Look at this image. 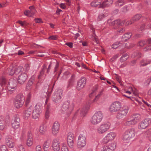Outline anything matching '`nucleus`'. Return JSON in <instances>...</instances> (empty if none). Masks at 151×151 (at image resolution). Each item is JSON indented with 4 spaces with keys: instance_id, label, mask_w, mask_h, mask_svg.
Listing matches in <instances>:
<instances>
[{
    "instance_id": "f257e3e1",
    "label": "nucleus",
    "mask_w": 151,
    "mask_h": 151,
    "mask_svg": "<svg viewBox=\"0 0 151 151\" xmlns=\"http://www.w3.org/2000/svg\"><path fill=\"white\" fill-rule=\"evenodd\" d=\"M74 103L69 101H65L62 107V111L67 116L70 114L73 109Z\"/></svg>"
},
{
    "instance_id": "f03ea898",
    "label": "nucleus",
    "mask_w": 151,
    "mask_h": 151,
    "mask_svg": "<svg viewBox=\"0 0 151 151\" xmlns=\"http://www.w3.org/2000/svg\"><path fill=\"white\" fill-rule=\"evenodd\" d=\"M103 117V115L102 112L100 111H97L91 117V122L94 125L98 124L101 122Z\"/></svg>"
},
{
    "instance_id": "7ed1b4c3",
    "label": "nucleus",
    "mask_w": 151,
    "mask_h": 151,
    "mask_svg": "<svg viewBox=\"0 0 151 151\" xmlns=\"http://www.w3.org/2000/svg\"><path fill=\"white\" fill-rule=\"evenodd\" d=\"M129 120L126 122L124 124L125 126H130L136 124L141 119V116L139 114H134L129 117Z\"/></svg>"
},
{
    "instance_id": "20e7f679",
    "label": "nucleus",
    "mask_w": 151,
    "mask_h": 151,
    "mask_svg": "<svg viewBox=\"0 0 151 151\" xmlns=\"http://www.w3.org/2000/svg\"><path fill=\"white\" fill-rule=\"evenodd\" d=\"M111 123L107 122L101 123L97 128L96 131L99 134H102L106 132L110 128Z\"/></svg>"
},
{
    "instance_id": "39448f33",
    "label": "nucleus",
    "mask_w": 151,
    "mask_h": 151,
    "mask_svg": "<svg viewBox=\"0 0 151 151\" xmlns=\"http://www.w3.org/2000/svg\"><path fill=\"white\" fill-rule=\"evenodd\" d=\"M135 135V129L133 128L129 129L125 131L122 139L124 140H129L134 137Z\"/></svg>"
},
{
    "instance_id": "423d86ee",
    "label": "nucleus",
    "mask_w": 151,
    "mask_h": 151,
    "mask_svg": "<svg viewBox=\"0 0 151 151\" xmlns=\"http://www.w3.org/2000/svg\"><path fill=\"white\" fill-rule=\"evenodd\" d=\"M63 91L62 90L56 89L53 93L52 97V101L55 103H58L61 101L63 96Z\"/></svg>"
},
{
    "instance_id": "0eeeda50",
    "label": "nucleus",
    "mask_w": 151,
    "mask_h": 151,
    "mask_svg": "<svg viewBox=\"0 0 151 151\" xmlns=\"http://www.w3.org/2000/svg\"><path fill=\"white\" fill-rule=\"evenodd\" d=\"M116 136V133L114 132H110L107 134L106 135L102 140V143L106 144L109 142L113 140Z\"/></svg>"
},
{
    "instance_id": "6e6552de",
    "label": "nucleus",
    "mask_w": 151,
    "mask_h": 151,
    "mask_svg": "<svg viewBox=\"0 0 151 151\" xmlns=\"http://www.w3.org/2000/svg\"><path fill=\"white\" fill-rule=\"evenodd\" d=\"M129 110V107L127 106L121 107L119 111L116 114V118L118 119H120L126 116Z\"/></svg>"
},
{
    "instance_id": "1a4fd4ad",
    "label": "nucleus",
    "mask_w": 151,
    "mask_h": 151,
    "mask_svg": "<svg viewBox=\"0 0 151 151\" xmlns=\"http://www.w3.org/2000/svg\"><path fill=\"white\" fill-rule=\"evenodd\" d=\"M86 144V138L83 134H80L78 137L77 141V146L78 148H82L85 146Z\"/></svg>"
},
{
    "instance_id": "9d476101",
    "label": "nucleus",
    "mask_w": 151,
    "mask_h": 151,
    "mask_svg": "<svg viewBox=\"0 0 151 151\" xmlns=\"http://www.w3.org/2000/svg\"><path fill=\"white\" fill-rule=\"evenodd\" d=\"M24 98L20 95H17L15 98L14 102V106L17 108L22 107L24 103Z\"/></svg>"
},
{
    "instance_id": "9b49d317",
    "label": "nucleus",
    "mask_w": 151,
    "mask_h": 151,
    "mask_svg": "<svg viewBox=\"0 0 151 151\" xmlns=\"http://www.w3.org/2000/svg\"><path fill=\"white\" fill-rule=\"evenodd\" d=\"M121 107V103L119 101H116L111 104L109 110L111 112H117L119 110Z\"/></svg>"
},
{
    "instance_id": "f8f14e48",
    "label": "nucleus",
    "mask_w": 151,
    "mask_h": 151,
    "mask_svg": "<svg viewBox=\"0 0 151 151\" xmlns=\"http://www.w3.org/2000/svg\"><path fill=\"white\" fill-rule=\"evenodd\" d=\"M17 85V81L16 80L12 78L9 80L8 85V88L10 93H12L13 91L16 89Z\"/></svg>"
},
{
    "instance_id": "ddd939ff",
    "label": "nucleus",
    "mask_w": 151,
    "mask_h": 151,
    "mask_svg": "<svg viewBox=\"0 0 151 151\" xmlns=\"http://www.w3.org/2000/svg\"><path fill=\"white\" fill-rule=\"evenodd\" d=\"M41 112V106L40 104H37L34 107L32 112V118L35 119L38 118Z\"/></svg>"
},
{
    "instance_id": "4468645a",
    "label": "nucleus",
    "mask_w": 151,
    "mask_h": 151,
    "mask_svg": "<svg viewBox=\"0 0 151 151\" xmlns=\"http://www.w3.org/2000/svg\"><path fill=\"white\" fill-rule=\"evenodd\" d=\"M116 143L113 142L108 145H104L102 148L101 151H114L116 148Z\"/></svg>"
},
{
    "instance_id": "2eb2a0df",
    "label": "nucleus",
    "mask_w": 151,
    "mask_h": 151,
    "mask_svg": "<svg viewBox=\"0 0 151 151\" xmlns=\"http://www.w3.org/2000/svg\"><path fill=\"white\" fill-rule=\"evenodd\" d=\"M151 119L149 118H147L142 120L138 124V127L139 129H144L146 128L151 122Z\"/></svg>"
},
{
    "instance_id": "dca6fc26",
    "label": "nucleus",
    "mask_w": 151,
    "mask_h": 151,
    "mask_svg": "<svg viewBox=\"0 0 151 151\" xmlns=\"http://www.w3.org/2000/svg\"><path fill=\"white\" fill-rule=\"evenodd\" d=\"M20 120L19 117L16 115L14 116L12 121V127L15 129L19 128L20 126Z\"/></svg>"
},
{
    "instance_id": "f3484780",
    "label": "nucleus",
    "mask_w": 151,
    "mask_h": 151,
    "mask_svg": "<svg viewBox=\"0 0 151 151\" xmlns=\"http://www.w3.org/2000/svg\"><path fill=\"white\" fill-rule=\"evenodd\" d=\"M28 78V75L24 72L21 73L18 76V81L20 84L24 83Z\"/></svg>"
},
{
    "instance_id": "a211bd4d",
    "label": "nucleus",
    "mask_w": 151,
    "mask_h": 151,
    "mask_svg": "<svg viewBox=\"0 0 151 151\" xmlns=\"http://www.w3.org/2000/svg\"><path fill=\"white\" fill-rule=\"evenodd\" d=\"M73 138V134L71 132H69L67 137V142L68 146L71 148H72L74 147Z\"/></svg>"
},
{
    "instance_id": "6ab92c4d",
    "label": "nucleus",
    "mask_w": 151,
    "mask_h": 151,
    "mask_svg": "<svg viewBox=\"0 0 151 151\" xmlns=\"http://www.w3.org/2000/svg\"><path fill=\"white\" fill-rule=\"evenodd\" d=\"M60 124L57 122H55L52 128V132L54 135H56L60 130Z\"/></svg>"
},
{
    "instance_id": "aec40b11",
    "label": "nucleus",
    "mask_w": 151,
    "mask_h": 151,
    "mask_svg": "<svg viewBox=\"0 0 151 151\" xmlns=\"http://www.w3.org/2000/svg\"><path fill=\"white\" fill-rule=\"evenodd\" d=\"M7 145L10 148H13L14 146V141L10 136H7L5 139Z\"/></svg>"
},
{
    "instance_id": "412c9836",
    "label": "nucleus",
    "mask_w": 151,
    "mask_h": 151,
    "mask_svg": "<svg viewBox=\"0 0 151 151\" xmlns=\"http://www.w3.org/2000/svg\"><path fill=\"white\" fill-rule=\"evenodd\" d=\"M86 83V81L85 78H81L78 82L77 89L79 91L84 87L85 86Z\"/></svg>"
},
{
    "instance_id": "4be33fe9",
    "label": "nucleus",
    "mask_w": 151,
    "mask_h": 151,
    "mask_svg": "<svg viewBox=\"0 0 151 151\" xmlns=\"http://www.w3.org/2000/svg\"><path fill=\"white\" fill-rule=\"evenodd\" d=\"M52 149L54 151H59L60 146L59 142L56 139L53 140L52 143Z\"/></svg>"
},
{
    "instance_id": "5701e85b",
    "label": "nucleus",
    "mask_w": 151,
    "mask_h": 151,
    "mask_svg": "<svg viewBox=\"0 0 151 151\" xmlns=\"http://www.w3.org/2000/svg\"><path fill=\"white\" fill-rule=\"evenodd\" d=\"M51 143V140L49 139H47L44 142L42 147L44 151H50Z\"/></svg>"
},
{
    "instance_id": "b1692460",
    "label": "nucleus",
    "mask_w": 151,
    "mask_h": 151,
    "mask_svg": "<svg viewBox=\"0 0 151 151\" xmlns=\"http://www.w3.org/2000/svg\"><path fill=\"white\" fill-rule=\"evenodd\" d=\"M33 143L32 134L30 131L28 132L27 134V145L29 147L31 146Z\"/></svg>"
},
{
    "instance_id": "393cba45",
    "label": "nucleus",
    "mask_w": 151,
    "mask_h": 151,
    "mask_svg": "<svg viewBox=\"0 0 151 151\" xmlns=\"http://www.w3.org/2000/svg\"><path fill=\"white\" fill-rule=\"evenodd\" d=\"M142 16L140 14H137L135 15L132 18V19L130 21H128L126 22V24L127 25H129L133 23L134 22L137 21L141 18Z\"/></svg>"
},
{
    "instance_id": "a878e982",
    "label": "nucleus",
    "mask_w": 151,
    "mask_h": 151,
    "mask_svg": "<svg viewBox=\"0 0 151 151\" xmlns=\"http://www.w3.org/2000/svg\"><path fill=\"white\" fill-rule=\"evenodd\" d=\"M101 0H94L91 3V5L93 7H101Z\"/></svg>"
},
{
    "instance_id": "bb28decb",
    "label": "nucleus",
    "mask_w": 151,
    "mask_h": 151,
    "mask_svg": "<svg viewBox=\"0 0 151 151\" xmlns=\"http://www.w3.org/2000/svg\"><path fill=\"white\" fill-rule=\"evenodd\" d=\"M113 0H106L103 2L101 5V7L104 8L111 6L113 3Z\"/></svg>"
},
{
    "instance_id": "cd10ccee",
    "label": "nucleus",
    "mask_w": 151,
    "mask_h": 151,
    "mask_svg": "<svg viewBox=\"0 0 151 151\" xmlns=\"http://www.w3.org/2000/svg\"><path fill=\"white\" fill-rule=\"evenodd\" d=\"M132 36L131 33L129 32L125 34L122 36V40L124 41H126L129 39Z\"/></svg>"
},
{
    "instance_id": "c85d7f7f",
    "label": "nucleus",
    "mask_w": 151,
    "mask_h": 151,
    "mask_svg": "<svg viewBox=\"0 0 151 151\" xmlns=\"http://www.w3.org/2000/svg\"><path fill=\"white\" fill-rule=\"evenodd\" d=\"M93 34L91 35V38L92 40L95 41L96 44H98L99 43V41L97 38V37L96 36L95 31L94 30H93Z\"/></svg>"
},
{
    "instance_id": "c756f323",
    "label": "nucleus",
    "mask_w": 151,
    "mask_h": 151,
    "mask_svg": "<svg viewBox=\"0 0 151 151\" xmlns=\"http://www.w3.org/2000/svg\"><path fill=\"white\" fill-rule=\"evenodd\" d=\"M32 106H30L26 110L24 113V117L26 118L29 117L31 114Z\"/></svg>"
},
{
    "instance_id": "7c9ffc66",
    "label": "nucleus",
    "mask_w": 151,
    "mask_h": 151,
    "mask_svg": "<svg viewBox=\"0 0 151 151\" xmlns=\"http://www.w3.org/2000/svg\"><path fill=\"white\" fill-rule=\"evenodd\" d=\"M114 4L115 6L120 7L124 5L125 4V2L124 0H118L115 2Z\"/></svg>"
},
{
    "instance_id": "2f4dec72",
    "label": "nucleus",
    "mask_w": 151,
    "mask_h": 151,
    "mask_svg": "<svg viewBox=\"0 0 151 151\" xmlns=\"http://www.w3.org/2000/svg\"><path fill=\"white\" fill-rule=\"evenodd\" d=\"M124 24V22H121L119 19H118L112 22L111 23V25H122Z\"/></svg>"
},
{
    "instance_id": "473e14b6",
    "label": "nucleus",
    "mask_w": 151,
    "mask_h": 151,
    "mask_svg": "<svg viewBox=\"0 0 151 151\" xmlns=\"http://www.w3.org/2000/svg\"><path fill=\"white\" fill-rule=\"evenodd\" d=\"M151 63V60H142L141 61L140 63V66H145L147 64L150 63Z\"/></svg>"
},
{
    "instance_id": "72a5a7b5",
    "label": "nucleus",
    "mask_w": 151,
    "mask_h": 151,
    "mask_svg": "<svg viewBox=\"0 0 151 151\" xmlns=\"http://www.w3.org/2000/svg\"><path fill=\"white\" fill-rule=\"evenodd\" d=\"M47 130L46 127L43 125L40 126V132L42 134H44Z\"/></svg>"
},
{
    "instance_id": "f704fd0d",
    "label": "nucleus",
    "mask_w": 151,
    "mask_h": 151,
    "mask_svg": "<svg viewBox=\"0 0 151 151\" xmlns=\"http://www.w3.org/2000/svg\"><path fill=\"white\" fill-rule=\"evenodd\" d=\"M87 109L86 108H83L81 110H78L77 112H79L82 116L83 117L87 112Z\"/></svg>"
},
{
    "instance_id": "c9c22d12",
    "label": "nucleus",
    "mask_w": 151,
    "mask_h": 151,
    "mask_svg": "<svg viewBox=\"0 0 151 151\" xmlns=\"http://www.w3.org/2000/svg\"><path fill=\"white\" fill-rule=\"evenodd\" d=\"M14 67L12 66H11L9 68L8 70L7 73L8 74L11 76H12L15 73L14 70Z\"/></svg>"
},
{
    "instance_id": "e433bc0d",
    "label": "nucleus",
    "mask_w": 151,
    "mask_h": 151,
    "mask_svg": "<svg viewBox=\"0 0 151 151\" xmlns=\"http://www.w3.org/2000/svg\"><path fill=\"white\" fill-rule=\"evenodd\" d=\"M5 127V124L4 121L1 117H0V129L3 130Z\"/></svg>"
},
{
    "instance_id": "4c0bfd02",
    "label": "nucleus",
    "mask_w": 151,
    "mask_h": 151,
    "mask_svg": "<svg viewBox=\"0 0 151 151\" xmlns=\"http://www.w3.org/2000/svg\"><path fill=\"white\" fill-rule=\"evenodd\" d=\"M23 68L21 66H19L17 67H14L15 74H17L20 73L22 70Z\"/></svg>"
},
{
    "instance_id": "58836bf2",
    "label": "nucleus",
    "mask_w": 151,
    "mask_h": 151,
    "mask_svg": "<svg viewBox=\"0 0 151 151\" xmlns=\"http://www.w3.org/2000/svg\"><path fill=\"white\" fill-rule=\"evenodd\" d=\"M6 83V80L5 78L2 77L0 78V85L2 87L5 86Z\"/></svg>"
},
{
    "instance_id": "ea45409f",
    "label": "nucleus",
    "mask_w": 151,
    "mask_h": 151,
    "mask_svg": "<svg viewBox=\"0 0 151 151\" xmlns=\"http://www.w3.org/2000/svg\"><path fill=\"white\" fill-rule=\"evenodd\" d=\"M24 14L27 16L32 17L34 14L35 12L27 10L24 12Z\"/></svg>"
},
{
    "instance_id": "a19ab883",
    "label": "nucleus",
    "mask_w": 151,
    "mask_h": 151,
    "mask_svg": "<svg viewBox=\"0 0 151 151\" xmlns=\"http://www.w3.org/2000/svg\"><path fill=\"white\" fill-rule=\"evenodd\" d=\"M129 56L127 54H124L121 57L120 61L122 62L125 61L128 58Z\"/></svg>"
},
{
    "instance_id": "79ce46f5",
    "label": "nucleus",
    "mask_w": 151,
    "mask_h": 151,
    "mask_svg": "<svg viewBox=\"0 0 151 151\" xmlns=\"http://www.w3.org/2000/svg\"><path fill=\"white\" fill-rule=\"evenodd\" d=\"M30 68V65L27 63L25 65L23 69L25 72H27L29 70Z\"/></svg>"
},
{
    "instance_id": "37998d69",
    "label": "nucleus",
    "mask_w": 151,
    "mask_h": 151,
    "mask_svg": "<svg viewBox=\"0 0 151 151\" xmlns=\"http://www.w3.org/2000/svg\"><path fill=\"white\" fill-rule=\"evenodd\" d=\"M33 83L29 81L26 86V89L28 90H30L31 89V86L32 85Z\"/></svg>"
},
{
    "instance_id": "c03bdc74",
    "label": "nucleus",
    "mask_w": 151,
    "mask_h": 151,
    "mask_svg": "<svg viewBox=\"0 0 151 151\" xmlns=\"http://www.w3.org/2000/svg\"><path fill=\"white\" fill-rule=\"evenodd\" d=\"M17 23L20 24L22 27H24L26 25V22L25 21L22 22L21 21L19 20L17 22Z\"/></svg>"
},
{
    "instance_id": "a18cd8bd",
    "label": "nucleus",
    "mask_w": 151,
    "mask_h": 151,
    "mask_svg": "<svg viewBox=\"0 0 151 151\" xmlns=\"http://www.w3.org/2000/svg\"><path fill=\"white\" fill-rule=\"evenodd\" d=\"M134 46V44L133 43H126L125 45V47L127 48H131Z\"/></svg>"
},
{
    "instance_id": "49530a36",
    "label": "nucleus",
    "mask_w": 151,
    "mask_h": 151,
    "mask_svg": "<svg viewBox=\"0 0 151 151\" xmlns=\"http://www.w3.org/2000/svg\"><path fill=\"white\" fill-rule=\"evenodd\" d=\"M46 67V66H45V65H44L43 66V68L42 70L41 71L40 75L39 76V78H41L42 76H43L45 73V70L44 69V68H45Z\"/></svg>"
},
{
    "instance_id": "de8ad7c7",
    "label": "nucleus",
    "mask_w": 151,
    "mask_h": 151,
    "mask_svg": "<svg viewBox=\"0 0 151 151\" xmlns=\"http://www.w3.org/2000/svg\"><path fill=\"white\" fill-rule=\"evenodd\" d=\"M18 151H25V149L24 146L21 145H19L18 146Z\"/></svg>"
},
{
    "instance_id": "09e8293b",
    "label": "nucleus",
    "mask_w": 151,
    "mask_h": 151,
    "mask_svg": "<svg viewBox=\"0 0 151 151\" xmlns=\"http://www.w3.org/2000/svg\"><path fill=\"white\" fill-rule=\"evenodd\" d=\"M61 151H69L68 149L65 144H63L61 147Z\"/></svg>"
},
{
    "instance_id": "8fccbe9b",
    "label": "nucleus",
    "mask_w": 151,
    "mask_h": 151,
    "mask_svg": "<svg viewBox=\"0 0 151 151\" xmlns=\"http://www.w3.org/2000/svg\"><path fill=\"white\" fill-rule=\"evenodd\" d=\"M58 36L57 35L50 36L48 39L50 40H56L58 39Z\"/></svg>"
},
{
    "instance_id": "3c124183",
    "label": "nucleus",
    "mask_w": 151,
    "mask_h": 151,
    "mask_svg": "<svg viewBox=\"0 0 151 151\" xmlns=\"http://www.w3.org/2000/svg\"><path fill=\"white\" fill-rule=\"evenodd\" d=\"M107 16V14L106 15V14H102L99 15L98 17V19L99 20H101Z\"/></svg>"
},
{
    "instance_id": "603ef678",
    "label": "nucleus",
    "mask_w": 151,
    "mask_h": 151,
    "mask_svg": "<svg viewBox=\"0 0 151 151\" xmlns=\"http://www.w3.org/2000/svg\"><path fill=\"white\" fill-rule=\"evenodd\" d=\"M102 94V91H101L100 92L98 95H97L95 97V99L93 100V101L95 102L96 101L98 100L99 98L101 96Z\"/></svg>"
},
{
    "instance_id": "864d4df0",
    "label": "nucleus",
    "mask_w": 151,
    "mask_h": 151,
    "mask_svg": "<svg viewBox=\"0 0 151 151\" xmlns=\"http://www.w3.org/2000/svg\"><path fill=\"white\" fill-rule=\"evenodd\" d=\"M151 50V45L150 44L144 49V51L146 52Z\"/></svg>"
},
{
    "instance_id": "5fc2aeb1",
    "label": "nucleus",
    "mask_w": 151,
    "mask_h": 151,
    "mask_svg": "<svg viewBox=\"0 0 151 151\" xmlns=\"http://www.w3.org/2000/svg\"><path fill=\"white\" fill-rule=\"evenodd\" d=\"M125 31V29L124 28H122L118 29L117 31V33L118 35H120L124 32Z\"/></svg>"
},
{
    "instance_id": "6e6d98bb",
    "label": "nucleus",
    "mask_w": 151,
    "mask_h": 151,
    "mask_svg": "<svg viewBox=\"0 0 151 151\" xmlns=\"http://www.w3.org/2000/svg\"><path fill=\"white\" fill-rule=\"evenodd\" d=\"M119 42H116L114 44L112 45V47L114 49H116L119 46Z\"/></svg>"
},
{
    "instance_id": "4d7b16f0",
    "label": "nucleus",
    "mask_w": 151,
    "mask_h": 151,
    "mask_svg": "<svg viewBox=\"0 0 151 151\" xmlns=\"http://www.w3.org/2000/svg\"><path fill=\"white\" fill-rule=\"evenodd\" d=\"M145 44V42L144 41H141L138 43L137 45L140 47L143 46Z\"/></svg>"
},
{
    "instance_id": "13d9d810",
    "label": "nucleus",
    "mask_w": 151,
    "mask_h": 151,
    "mask_svg": "<svg viewBox=\"0 0 151 151\" xmlns=\"http://www.w3.org/2000/svg\"><path fill=\"white\" fill-rule=\"evenodd\" d=\"M1 151H8L6 146L3 145L1 146Z\"/></svg>"
},
{
    "instance_id": "bf43d9fd",
    "label": "nucleus",
    "mask_w": 151,
    "mask_h": 151,
    "mask_svg": "<svg viewBox=\"0 0 151 151\" xmlns=\"http://www.w3.org/2000/svg\"><path fill=\"white\" fill-rule=\"evenodd\" d=\"M35 76L34 75H33L30 78L29 81H31L33 83L35 81Z\"/></svg>"
},
{
    "instance_id": "052dcab7",
    "label": "nucleus",
    "mask_w": 151,
    "mask_h": 151,
    "mask_svg": "<svg viewBox=\"0 0 151 151\" xmlns=\"http://www.w3.org/2000/svg\"><path fill=\"white\" fill-rule=\"evenodd\" d=\"M130 8V5L126 6L124 7V11L125 12H127L129 10Z\"/></svg>"
},
{
    "instance_id": "680f3d73",
    "label": "nucleus",
    "mask_w": 151,
    "mask_h": 151,
    "mask_svg": "<svg viewBox=\"0 0 151 151\" xmlns=\"http://www.w3.org/2000/svg\"><path fill=\"white\" fill-rule=\"evenodd\" d=\"M35 22L36 23H42V19L40 18H36L34 19Z\"/></svg>"
},
{
    "instance_id": "e2e57ef3",
    "label": "nucleus",
    "mask_w": 151,
    "mask_h": 151,
    "mask_svg": "<svg viewBox=\"0 0 151 151\" xmlns=\"http://www.w3.org/2000/svg\"><path fill=\"white\" fill-rule=\"evenodd\" d=\"M50 111L49 110H46L45 113V116L46 119L48 118L49 116Z\"/></svg>"
},
{
    "instance_id": "0e129e2a",
    "label": "nucleus",
    "mask_w": 151,
    "mask_h": 151,
    "mask_svg": "<svg viewBox=\"0 0 151 151\" xmlns=\"http://www.w3.org/2000/svg\"><path fill=\"white\" fill-rule=\"evenodd\" d=\"M49 86L48 85H47L46 86L44 87L43 89V91L47 93L49 88Z\"/></svg>"
},
{
    "instance_id": "69168bd1",
    "label": "nucleus",
    "mask_w": 151,
    "mask_h": 151,
    "mask_svg": "<svg viewBox=\"0 0 151 151\" xmlns=\"http://www.w3.org/2000/svg\"><path fill=\"white\" fill-rule=\"evenodd\" d=\"M29 9L30 10V11L33 12H35V9L34 6H30L29 7Z\"/></svg>"
},
{
    "instance_id": "338daca9",
    "label": "nucleus",
    "mask_w": 151,
    "mask_h": 151,
    "mask_svg": "<svg viewBox=\"0 0 151 151\" xmlns=\"http://www.w3.org/2000/svg\"><path fill=\"white\" fill-rule=\"evenodd\" d=\"M59 6L61 9H64L66 8V6L65 4L63 3H61L60 4Z\"/></svg>"
},
{
    "instance_id": "774afa93",
    "label": "nucleus",
    "mask_w": 151,
    "mask_h": 151,
    "mask_svg": "<svg viewBox=\"0 0 151 151\" xmlns=\"http://www.w3.org/2000/svg\"><path fill=\"white\" fill-rule=\"evenodd\" d=\"M42 149L41 146L38 145L36 147V151H41Z\"/></svg>"
}]
</instances>
